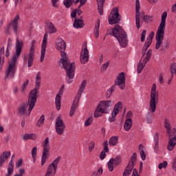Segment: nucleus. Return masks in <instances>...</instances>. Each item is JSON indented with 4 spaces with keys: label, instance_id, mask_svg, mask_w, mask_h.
I'll return each instance as SVG.
<instances>
[{
    "label": "nucleus",
    "instance_id": "f257e3e1",
    "mask_svg": "<svg viewBox=\"0 0 176 176\" xmlns=\"http://www.w3.org/2000/svg\"><path fill=\"white\" fill-rule=\"evenodd\" d=\"M56 48L60 52V65L65 69L67 76L66 82L69 85L74 82L73 79L75 78V69H76L75 63L69 62V59H68L67 54L65 53L67 44L63 38L60 37L57 38Z\"/></svg>",
    "mask_w": 176,
    "mask_h": 176
},
{
    "label": "nucleus",
    "instance_id": "f03ea898",
    "mask_svg": "<svg viewBox=\"0 0 176 176\" xmlns=\"http://www.w3.org/2000/svg\"><path fill=\"white\" fill-rule=\"evenodd\" d=\"M22 49L23 40H20L19 38H16L15 43V54H14L11 60L8 61L9 65L6 71L5 80L14 78V74H16V63L20 57V54H21Z\"/></svg>",
    "mask_w": 176,
    "mask_h": 176
},
{
    "label": "nucleus",
    "instance_id": "7ed1b4c3",
    "mask_svg": "<svg viewBox=\"0 0 176 176\" xmlns=\"http://www.w3.org/2000/svg\"><path fill=\"white\" fill-rule=\"evenodd\" d=\"M45 31L47 33L44 34L41 44L40 57L41 63H43V60H45V56L46 54V47H47V38H49V35L47 34H53L57 32V30H56L54 25H53L52 23H45Z\"/></svg>",
    "mask_w": 176,
    "mask_h": 176
},
{
    "label": "nucleus",
    "instance_id": "20e7f679",
    "mask_svg": "<svg viewBox=\"0 0 176 176\" xmlns=\"http://www.w3.org/2000/svg\"><path fill=\"white\" fill-rule=\"evenodd\" d=\"M36 98L29 95L27 103H22L18 107V113L21 116H30L36 104Z\"/></svg>",
    "mask_w": 176,
    "mask_h": 176
},
{
    "label": "nucleus",
    "instance_id": "39448f33",
    "mask_svg": "<svg viewBox=\"0 0 176 176\" xmlns=\"http://www.w3.org/2000/svg\"><path fill=\"white\" fill-rule=\"evenodd\" d=\"M113 36L118 41L121 47H127L129 45V38H127V33L119 25H116L112 29Z\"/></svg>",
    "mask_w": 176,
    "mask_h": 176
},
{
    "label": "nucleus",
    "instance_id": "423d86ee",
    "mask_svg": "<svg viewBox=\"0 0 176 176\" xmlns=\"http://www.w3.org/2000/svg\"><path fill=\"white\" fill-rule=\"evenodd\" d=\"M157 100H159V92H151V99L148 109L149 112H148L146 115V122L149 124H151V123H152L153 121V116L152 113H155L156 112Z\"/></svg>",
    "mask_w": 176,
    "mask_h": 176
},
{
    "label": "nucleus",
    "instance_id": "0eeeda50",
    "mask_svg": "<svg viewBox=\"0 0 176 176\" xmlns=\"http://www.w3.org/2000/svg\"><path fill=\"white\" fill-rule=\"evenodd\" d=\"M126 85V78L124 77V72H121L115 80L114 85L106 91V98H111L112 94L116 89V86H118L121 90H123Z\"/></svg>",
    "mask_w": 176,
    "mask_h": 176
},
{
    "label": "nucleus",
    "instance_id": "6e6552de",
    "mask_svg": "<svg viewBox=\"0 0 176 176\" xmlns=\"http://www.w3.org/2000/svg\"><path fill=\"white\" fill-rule=\"evenodd\" d=\"M111 107H112V101H100L94 111V118H100L102 116V113H109Z\"/></svg>",
    "mask_w": 176,
    "mask_h": 176
},
{
    "label": "nucleus",
    "instance_id": "1a4fd4ad",
    "mask_svg": "<svg viewBox=\"0 0 176 176\" xmlns=\"http://www.w3.org/2000/svg\"><path fill=\"white\" fill-rule=\"evenodd\" d=\"M86 85H87V81L86 80H84L78 89V94L74 98V102L72 104L70 111H69V116H74V114L75 112H76V109H78V107H79V101L80 100V98L82 97V94L83 91H85V89H86Z\"/></svg>",
    "mask_w": 176,
    "mask_h": 176
},
{
    "label": "nucleus",
    "instance_id": "9d476101",
    "mask_svg": "<svg viewBox=\"0 0 176 176\" xmlns=\"http://www.w3.org/2000/svg\"><path fill=\"white\" fill-rule=\"evenodd\" d=\"M141 9V3L140 0L135 1V23H140V20L144 21V23H149L153 21V16L149 15H145V12H140Z\"/></svg>",
    "mask_w": 176,
    "mask_h": 176
},
{
    "label": "nucleus",
    "instance_id": "9b49d317",
    "mask_svg": "<svg viewBox=\"0 0 176 176\" xmlns=\"http://www.w3.org/2000/svg\"><path fill=\"white\" fill-rule=\"evenodd\" d=\"M166 28V23H161L156 35H155V49L156 50H159L160 49V46L162 43H163V41L164 40V30Z\"/></svg>",
    "mask_w": 176,
    "mask_h": 176
},
{
    "label": "nucleus",
    "instance_id": "f8f14e48",
    "mask_svg": "<svg viewBox=\"0 0 176 176\" xmlns=\"http://www.w3.org/2000/svg\"><path fill=\"white\" fill-rule=\"evenodd\" d=\"M42 146L43 147V155L41 157V166H45L46 160L49 159L50 155V144H49V138H46L44 142H42Z\"/></svg>",
    "mask_w": 176,
    "mask_h": 176
},
{
    "label": "nucleus",
    "instance_id": "ddd939ff",
    "mask_svg": "<svg viewBox=\"0 0 176 176\" xmlns=\"http://www.w3.org/2000/svg\"><path fill=\"white\" fill-rule=\"evenodd\" d=\"M35 45H36V41L33 40L28 56L23 58L24 61H28V68L32 67L34 60H35Z\"/></svg>",
    "mask_w": 176,
    "mask_h": 176
},
{
    "label": "nucleus",
    "instance_id": "4468645a",
    "mask_svg": "<svg viewBox=\"0 0 176 176\" xmlns=\"http://www.w3.org/2000/svg\"><path fill=\"white\" fill-rule=\"evenodd\" d=\"M61 160V157H56L52 163H51L47 168V170L45 176H55L57 173V167H58V163Z\"/></svg>",
    "mask_w": 176,
    "mask_h": 176
},
{
    "label": "nucleus",
    "instance_id": "2eb2a0df",
    "mask_svg": "<svg viewBox=\"0 0 176 176\" xmlns=\"http://www.w3.org/2000/svg\"><path fill=\"white\" fill-rule=\"evenodd\" d=\"M42 82V76H41V72H38L36 76V82H35V87L32 89L29 96L33 97L38 100V91H39V88L41 87V83Z\"/></svg>",
    "mask_w": 176,
    "mask_h": 176
},
{
    "label": "nucleus",
    "instance_id": "dca6fc26",
    "mask_svg": "<svg viewBox=\"0 0 176 176\" xmlns=\"http://www.w3.org/2000/svg\"><path fill=\"white\" fill-rule=\"evenodd\" d=\"M122 21V15L119 14V9L113 8L109 16V23H120Z\"/></svg>",
    "mask_w": 176,
    "mask_h": 176
},
{
    "label": "nucleus",
    "instance_id": "f3484780",
    "mask_svg": "<svg viewBox=\"0 0 176 176\" xmlns=\"http://www.w3.org/2000/svg\"><path fill=\"white\" fill-rule=\"evenodd\" d=\"M55 130L58 135H63L65 131V123L60 116L56 119Z\"/></svg>",
    "mask_w": 176,
    "mask_h": 176
},
{
    "label": "nucleus",
    "instance_id": "a211bd4d",
    "mask_svg": "<svg viewBox=\"0 0 176 176\" xmlns=\"http://www.w3.org/2000/svg\"><path fill=\"white\" fill-rule=\"evenodd\" d=\"M65 89V85H62L58 94L56 96L55 98V104L56 107L57 111H60L61 109V96L64 94V90Z\"/></svg>",
    "mask_w": 176,
    "mask_h": 176
},
{
    "label": "nucleus",
    "instance_id": "6ab92c4d",
    "mask_svg": "<svg viewBox=\"0 0 176 176\" xmlns=\"http://www.w3.org/2000/svg\"><path fill=\"white\" fill-rule=\"evenodd\" d=\"M164 127L166 130V133L170 137H173V134H176V129L173 128L171 129V122L168 119L164 120Z\"/></svg>",
    "mask_w": 176,
    "mask_h": 176
},
{
    "label": "nucleus",
    "instance_id": "aec40b11",
    "mask_svg": "<svg viewBox=\"0 0 176 176\" xmlns=\"http://www.w3.org/2000/svg\"><path fill=\"white\" fill-rule=\"evenodd\" d=\"M80 60L81 64H86L89 61V50L87 49V45H85L83 50L81 51V54L80 56Z\"/></svg>",
    "mask_w": 176,
    "mask_h": 176
},
{
    "label": "nucleus",
    "instance_id": "412c9836",
    "mask_svg": "<svg viewBox=\"0 0 176 176\" xmlns=\"http://www.w3.org/2000/svg\"><path fill=\"white\" fill-rule=\"evenodd\" d=\"M13 30L15 34H17V30H19V23H10L5 28V34L6 35H10V31Z\"/></svg>",
    "mask_w": 176,
    "mask_h": 176
},
{
    "label": "nucleus",
    "instance_id": "4be33fe9",
    "mask_svg": "<svg viewBox=\"0 0 176 176\" xmlns=\"http://www.w3.org/2000/svg\"><path fill=\"white\" fill-rule=\"evenodd\" d=\"M169 137V140L167 144L168 151H174V148L176 146V134H173V136Z\"/></svg>",
    "mask_w": 176,
    "mask_h": 176
},
{
    "label": "nucleus",
    "instance_id": "5701e85b",
    "mask_svg": "<svg viewBox=\"0 0 176 176\" xmlns=\"http://www.w3.org/2000/svg\"><path fill=\"white\" fill-rule=\"evenodd\" d=\"M10 156V151H4L0 155V167H2V164L9 159Z\"/></svg>",
    "mask_w": 176,
    "mask_h": 176
},
{
    "label": "nucleus",
    "instance_id": "b1692460",
    "mask_svg": "<svg viewBox=\"0 0 176 176\" xmlns=\"http://www.w3.org/2000/svg\"><path fill=\"white\" fill-rule=\"evenodd\" d=\"M121 108H123V104H122V102H118L114 106V108L111 113V116H113V118H116V115L119 113V109H121Z\"/></svg>",
    "mask_w": 176,
    "mask_h": 176
},
{
    "label": "nucleus",
    "instance_id": "393cba45",
    "mask_svg": "<svg viewBox=\"0 0 176 176\" xmlns=\"http://www.w3.org/2000/svg\"><path fill=\"white\" fill-rule=\"evenodd\" d=\"M134 170V164L133 163H129L126 167L125 168L122 176H129L131 174V172Z\"/></svg>",
    "mask_w": 176,
    "mask_h": 176
},
{
    "label": "nucleus",
    "instance_id": "a878e982",
    "mask_svg": "<svg viewBox=\"0 0 176 176\" xmlns=\"http://www.w3.org/2000/svg\"><path fill=\"white\" fill-rule=\"evenodd\" d=\"M79 2H80V6L78 7V9H76V14L78 16H80V14H82V10H80V7L83 6L86 3V2H87V0H76V1L74 2V5H78Z\"/></svg>",
    "mask_w": 176,
    "mask_h": 176
},
{
    "label": "nucleus",
    "instance_id": "bb28decb",
    "mask_svg": "<svg viewBox=\"0 0 176 176\" xmlns=\"http://www.w3.org/2000/svg\"><path fill=\"white\" fill-rule=\"evenodd\" d=\"M98 3V10L99 14L102 16L104 14V3H105V0H96Z\"/></svg>",
    "mask_w": 176,
    "mask_h": 176
},
{
    "label": "nucleus",
    "instance_id": "cd10ccee",
    "mask_svg": "<svg viewBox=\"0 0 176 176\" xmlns=\"http://www.w3.org/2000/svg\"><path fill=\"white\" fill-rule=\"evenodd\" d=\"M133 126V120L131 118H127L124 124V129L125 131H130Z\"/></svg>",
    "mask_w": 176,
    "mask_h": 176
},
{
    "label": "nucleus",
    "instance_id": "c85d7f7f",
    "mask_svg": "<svg viewBox=\"0 0 176 176\" xmlns=\"http://www.w3.org/2000/svg\"><path fill=\"white\" fill-rule=\"evenodd\" d=\"M14 168V164L13 163V160L11 159V160L10 161V162L8 164V173L6 174V176L12 175V174H13Z\"/></svg>",
    "mask_w": 176,
    "mask_h": 176
},
{
    "label": "nucleus",
    "instance_id": "c756f323",
    "mask_svg": "<svg viewBox=\"0 0 176 176\" xmlns=\"http://www.w3.org/2000/svg\"><path fill=\"white\" fill-rule=\"evenodd\" d=\"M37 136L35 133H27L23 136V140L25 141H27V140H36Z\"/></svg>",
    "mask_w": 176,
    "mask_h": 176
},
{
    "label": "nucleus",
    "instance_id": "7c9ffc66",
    "mask_svg": "<svg viewBox=\"0 0 176 176\" xmlns=\"http://www.w3.org/2000/svg\"><path fill=\"white\" fill-rule=\"evenodd\" d=\"M118 140L119 138L118 136H112L110 138L108 143L109 144L110 146H116V145H118Z\"/></svg>",
    "mask_w": 176,
    "mask_h": 176
},
{
    "label": "nucleus",
    "instance_id": "2f4dec72",
    "mask_svg": "<svg viewBox=\"0 0 176 176\" xmlns=\"http://www.w3.org/2000/svg\"><path fill=\"white\" fill-rule=\"evenodd\" d=\"M151 57H152V50H148L146 52V57L143 58V64H144V65L151 60Z\"/></svg>",
    "mask_w": 176,
    "mask_h": 176
},
{
    "label": "nucleus",
    "instance_id": "473e14b6",
    "mask_svg": "<svg viewBox=\"0 0 176 176\" xmlns=\"http://www.w3.org/2000/svg\"><path fill=\"white\" fill-rule=\"evenodd\" d=\"M144 145L140 144L139 145V151L140 153L142 160H145L146 159V155H145V151H144Z\"/></svg>",
    "mask_w": 176,
    "mask_h": 176
},
{
    "label": "nucleus",
    "instance_id": "72a5a7b5",
    "mask_svg": "<svg viewBox=\"0 0 176 176\" xmlns=\"http://www.w3.org/2000/svg\"><path fill=\"white\" fill-rule=\"evenodd\" d=\"M76 10H74L72 13H71V16L72 17V19H74V23H82L83 20L82 19H78V18H76Z\"/></svg>",
    "mask_w": 176,
    "mask_h": 176
},
{
    "label": "nucleus",
    "instance_id": "f704fd0d",
    "mask_svg": "<svg viewBox=\"0 0 176 176\" xmlns=\"http://www.w3.org/2000/svg\"><path fill=\"white\" fill-rule=\"evenodd\" d=\"M94 35L96 36V38H98L99 35H100V23H98L95 25V28H94Z\"/></svg>",
    "mask_w": 176,
    "mask_h": 176
},
{
    "label": "nucleus",
    "instance_id": "c9c22d12",
    "mask_svg": "<svg viewBox=\"0 0 176 176\" xmlns=\"http://www.w3.org/2000/svg\"><path fill=\"white\" fill-rule=\"evenodd\" d=\"M113 162L115 166H120L122 163V157L120 155L117 156L116 158H113Z\"/></svg>",
    "mask_w": 176,
    "mask_h": 176
},
{
    "label": "nucleus",
    "instance_id": "e433bc0d",
    "mask_svg": "<svg viewBox=\"0 0 176 176\" xmlns=\"http://www.w3.org/2000/svg\"><path fill=\"white\" fill-rule=\"evenodd\" d=\"M45 123V115H42L40 119L37 121L36 126L37 127H41L42 125Z\"/></svg>",
    "mask_w": 176,
    "mask_h": 176
},
{
    "label": "nucleus",
    "instance_id": "4c0bfd02",
    "mask_svg": "<svg viewBox=\"0 0 176 176\" xmlns=\"http://www.w3.org/2000/svg\"><path fill=\"white\" fill-rule=\"evenodd\" d=\"M94 120V119L93 118V116H89L85 122V126L87 127L90 126V124H92Z\"/></svg>",
    "mask_w": 176,
    "mask_h": 176
},
{
    "label": "nucleus",
    "instance_id": "58836bf2",
    "mask_svg": "<svg viewBox=\"0 0 176 176\" xmlns=\"http://www.w3.org/2000/svg\"><path fill=\"white\" fill-rule=\"evenodd\" d=\"M113 158H111L109 162L107 163L108 168L109 171H113Z\"/></svg>",
    "mask_w": 176,
    "mask_h": 176
},
{
    "label": "nucleus",
    "instance_id": "ea45409f",
    "mask_svg": "<svg viewBox=\"0 0 176 176\" xmlns=\"http://www.w3.org/2000/svg\"><path fill=\"white\" fill-rule=\"evenodd\" d=\"M75 2V0H65L64 1V5L65 8H71L72 6V3Z\"/></svg>",
    "mask_w": 176,
    "mask_h": 176
},
{
    "label": "nucleus",
    "instance_id": "a19ab883",
    "mask_svg": "<svg viewBox=\"0 0 176 176\" xmlns=\"http://www.w3.org/2000/svg\"><path fill=\"white\" fill-rule=\"evenodd\" d=\"M144 67H145V63H141V60H140L139 64L138 65V74H141V72H142V69H144Z\"/></svg>",
    "mask_w": 176,
    "mask_h": 176
},
{
    "label": "nucleus",
    "instance_id": "79ce46f5",
    "mask_svg": "<svg viewBox=\"0 0 176 176\" xmlns=\"http://www.w3.org/2000/svg\"><path fill=\"white\" fill-rule=\"evenodd\" d=\"M5 47L0 49V60H5Z\"/></svg>",
    "mask_w": 176,
    "mask_h": 176
},
{
    "label": "nucleus",
    "instance_id": "37998d69",
    "mask_svg": "<svg viewBox=\"0 0 176 176\" xmlns=\"http://www.w3.org/2000/svg\"><path fill=\"white\" fill-rule=\"evenodd\" d=\"M73 27L74 28H83L85 27V23H74Z\"/></svg>",
    "mask_w": 176,
    "mask_h": 176
},
{
    "label": "nucleus",
    "instance_id": "c03bdc74",
    "mask_svg": "<svg viewBox=\"0 0 176 176\" xmlns=\"http://www.w3.org/2000/svg\"><path fill=\"white\" fill-rule=\"evenodd\" d=\"M151 45H152V40H149V39L146 38V41L145 42V44H144L145 52H146V50H148V47H149V46H151Z\"/></svg>",
    "mask_w": 176,
    "mask_h": 176
},
{
    "label": "nucleus",
    "instance_id": "a18cd8bd",
    "mask_svg": "<svg viewBox=\"0 0 176 176\" xmlns=\"http://www.w3.org/2000/svg\"><path fill=\"white\" fill-rule=\"evenodd\" d=\"M109 67V61H107L106 63H104L101 67H100V71L104 72V71H107V68Z\"/></svg>",
    "mask_w": 176,
    "mask_h": 176
},
{
    "label": "nucleus",
    "instance_id": "49530a36",
    "mask_svg": "<svg viewBox=\"0 0 176 176\" xmlns=\"http://www.w3.org/2000/svg\"><path fill=\"white\" fill-rule=\"evenodd\" d=\"M170 72L172 74V76H174V74L176 75V63H173L170 66Z\"/></svg>",
    "mask_w": 176,
    "mask_h": 176
},
{
    "label": "nucleus",
    "instance_id": "de8ad7c7",
    "mask_svg": "<svg viewBox=\"0 0 176 176\" xmlns=\"http://www.w3.org/2000/svg\"><path fill=\"white\" fill-rule=\"evenodd\" d=\"M108 145H109V143H108V141H105L104 142V149H103V151L106 152V153H108V152H109V148L108 147Z\"/></svg>",
    "mask_w": 176,
    "mask_h": 176
},
{
    "label": "nucleus",
    "instance_id": "09e8293b",
    "mask_svg": "<svg viewBox=\"0 0 176 176\" xmlns=\"http://www.w3.org/2000/svg\"><path fill=\"white\" fill-rule=\"evenodd\" d=\"M28 83H30V80H26L22 84V86L21 87V91H24L25 90V87L28 86Z\"/></svg>",
    "mask_w": 176,
    "mask_h": 176
},
{
    "label": "nucleus",
    "instance_id": "8fccbe9b",
    "mask_svg": "<svg viewBox=\"0 0 176 176\" xmlns=\"http://www.w3.org/2000/svg\"><path fill=\"white\" fill-rule=\"evenodd\" d=\"M167 161H164L163 163H160L158 165L159 170H162V168H166L167 167Z\"/></svg>",
    "mask_w": 176,
    "mask_h": 176
},
{
    "label": "nucleus",
    "instance_id": "3c124183",
    "mask_svg": "<svg viewBox=\"0 0 176 176\" xmlns=\"http://www.w3.org/2000/svg\"><path fill=\"white\" fill-rule=\"evenodd\" d=\"M137 160V153H134L131 157V161L129 163H132L134 164V162Z\"/></svg>",
    "mask_w": 176,
    "mask_h": 176
},
{
    "label": "nucleus",
    "instance_id": "603ef678",
    "mask_svg": "<svg viewBox=\"0 0 176 176\" xmlns=\"http://www.w3.org/2000/svg\"><path fill=\"white\" fill-rule=\"evenodd\" d=\"M167 19V12H164L162 14L161 23H166V19Z\"/></svg>",
    "mask_w": 176,
    "mask_h": 176
},
{
    "label": "nucleus",
    "instance_id": "864d4df0",
    "mask_svg": "<svg viewBox=\"0 0 176 176\" xmlns=\"http://www.w3.org/2000/svg\"><path fill=\"white\" fill-rule=\"evenodd\" d=\"M96 146V142H91L89 143V152H93V149H94V147Z\"/></svg>",
    "mask_w": 176,
    "mask_h": 176
},
{
    "label": "nucleus",
    "instance_id": "5fc2aeb1",
    "mask_svg": "<svg viewBox=\"0 0 176 176\" xmlns=\"http://www.w3.org/2000/svg\"><path fill=\"white\" fill-rule=\"evenodd\" d=\"M38 152V147L34 146L32 149V157H36V153Z\"/></svg>",
    "mask_w": 176,
    "mask_h": 176
},
{
    "label": "nucleus",
    "instance_id": "6e6d98bb",
    "mask_svg": "<svg viewBox=\"0 0 176 176\" xmlns=\"http://www.w3.org/2000/svg\"><path fill=\"white\" fill-rule=\"evenodd\" d=\"M154 142L155 144L159 145V134L157 133H155L154 135Z\"/></svg>",
    "mask_w": 176,
    "mask_h": 176
},
{
    "label": "nucleus",
    "instance_id": "4d7b16f0",
    "mask_svg": "<svg viewBox=\"0 0 176 176\" xmlns=\"http://www.w3.org/2000/svg\"><path fill=\"white\" fill-rule=\"evenodd\" d=\"M145 36H146V30H143L141 35V42H145Z\"/></svg>",
    "mask_w": 176,
    "mask_h": 176
},
{
    "label": "nucleus",
    "instance_id": "13d9d810",
    "mask_svg": "<svg viewBox=\"0 0 176 176\" xmlns=\"http://www.w3.org/2000/svg\"><path fill=\"white\" fill-rule=\"evenodd\" d=\"M106 156H107V154L105 153V151H102L100 154V160H104V159H105Z\"/></svg>",
    "mask_w": 176,
    "mask_h": 176
},
{
    "label": "nucleus",
    "instance_id": "bf43d9fd",
    "mask_svg": "<svg viewBox=\"0 0 176 176\" xmlns=\"http://www.w3.org/2000/svg\"><path fill=\"white\" fill-rule=\"evenodd\" d=\"M51 1H52V6H54V8H58V4H57V3H58L60 0H51Z\"/></svg>",
    "mask_w": 176,
    "mask_h": 176
},
{
    "label": "nucleus",
    "instance_id": "052dcab7",
    "mask_svg": "<svg viewBox=\"0 0 176 176\" xmlns=\"http://www.w3.org/2000/svg\"><path fill=\"white\" fill-rule=\"evenodd\" d=\"M155 37V32H151L149 35H148V38H147V39L148 40H151L152 41H153V38Z\"/></svg>",
    "mask_w": 176,
    "mask_h": 176
},
{
    "label": "nucleus",
    "instance_id": "680f3d73",
    "mask_svg": "<svg viewBox=\"0 0 176 176\" xmlns=\"http://www.w3.org/2000/svg\"><path fill=\"white\" fill-rule=\"evenodd\" d=\"M21 164H23V160L20 159L18 160L17 163L16 164V168H19V167H20Z\"/></svg>",
    "mask_w": 176,
    "mask_h": 176
},
{
    "label": "nucleus",
    "instance_id": "e2e57ef3",
    "mask_svg": "<svg viewBox=\"0 0 176 176\" xmlns=\"http://www.w3.org/2000/svg\"><path fill=\"white\" fill-rule=\"evenodd\" d=\"M151 93H158L157 91H156V84H153L151 89Z\"/></svg>",
    "mask_w": 176,
    "mask_h": 176
},
{
    "label": "nucleus",
    "instance_id": "0e129e2a",
    "mask_svg": "<svg viewBox=\"0 0 176 176\" xmlns=\"http://www.w3.org/2000/svg\"><path fill=\"white\" fill-rule=\"evenodd\" d=\"M9 47H6V53H5L6 57H9V56H10V52H9Z\"/></svg>",
    "mask_w": 176,
    "mask_h": 176
},
{
    "label": "nucleus",
    "instance_id": "69168bd1",
    "mask_svg": "<svg viewBox=\"0 0 176 176\" xmlns=\"http://www.w3.org/2000/svg\"><path fill=\"white\" fill-rule=\"evenodd\" d=\"M132 116H133V112L131 111H129L126 113L127 119H131L130 118H131Z\"/></svg>",
    "mask_w": 176,
    "mask_h": 176
},
{
    "label": "nucleus",
    "instance_id": "338daca9",
    "mask_svg": "<svg viewBox=\"0 0 176 176\" xmlns=\"http://www.w3.org/2000/svg\"><path fill=\"white\" fill-rule=\"evenodd\" d=\"M19 19H20V16L16 15L11 21V23H17V21H19Z\"/></svg>",
    "mask_w": 176,
    "mask_h": 176
},
{
    "label": "nucleus",
    "instance_id": "774afa93",
    "mask_svg": "<svg viewBox=\"0 0 176 176\" xmlns=\"http://www.w3.org/2000/svg\"><path fill=\"white\" fill-rule=\"evenodd\" d=\"M171 10L173 13H176V3L172 6Z\"/></svg>",
    "mask_w": 176,
    "mask_h": 176
}]
</instances>
